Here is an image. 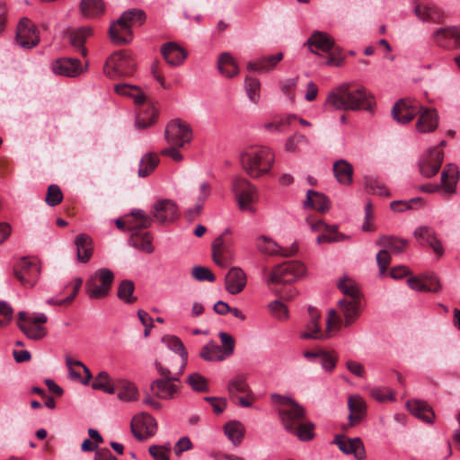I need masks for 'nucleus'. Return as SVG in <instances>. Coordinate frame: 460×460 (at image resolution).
Segmentation results:
<instances>
[{
	"label": "nucleus",
	"instance_id": "obj_38",
	"mask_svg": "<svg viewBox=\"0 0 460 460\" xmlns=\"http://www.w3.org/2000/svg\"><path fill=\"white\" fill-rule=\"evenodd\" d=\"M304 206L319 212H325L330 208V202L323 193L309 190L306 193V199L304 202Z\"/></svg>",
	"mask_w": 460,
	"mask_h": 460
},
{
	"label": "nucleus",
	"instance_id": "obj_33",
	"mask_svg": "<svg viewBox=\"0 0 460 460\" xmlns=\"http://www.w3.org/2000/svg\"><path fill=\"white\" fill-rule=\"evenodd\" d=\"M406 405L408 410L413 416L428 423L433 422L435 414L431 408L425 402L420 400H413L407 402Z\"/></svg>",
	"mask_w": 460,
	"mask_h": 460
},
{
	"label": "nucleus",
	"instance_id": "obj_51",
	"mask_svg": "<svg viewBox=\"0 0 460 460\" xmlns=\"http://www.w3.org/2000/svg\"><path fill=\"white\" fill-rule=\"evenodd\" d=\"M135 285L131 280L124 279L118 287V297L127 304H133L136 302L137 297L133 295Z\"/></svg>",
	"mask_w": 460,
	"mask_h": 460
},
{
	"label": "nucleus",
	"instance_id": "obj_63",
	"mask_svg": "<svg viewBox=\"0 0 460 460\" xmlns=\"http://www.w3.org/2000/svg\"><path fill=\"white\" fill-rule=\"evenodd\" d=\"M297 84V77L286 79L280 82V88L283 93L293 102L295 100V88Z\"/></svg>",
	"mask_w": 460,
	"mask_h": 460
},
{
	"label": "nucleus",
	"instance_id": "obj_27",
	"mask_svg": "<svg viewBox=\"0 0 460 460\" xmlns=\"http://www.w3.org/2000/svg\"><path fill=\"white\" fill-rule=\"evenodd\" d=\"M307 43L310 50L317 55L328 53L334 44L332 38L322 31H314L308 39Z\"/></svg>",
	"mask_w": 460,
	"mask_h": 460
},
{
	"label": "nucleus",
	"instance_id": "obj_62",
	"mask_svg": "<svg viewBox=\"0 0 460 460\" xmlns=\"http://www.w3.org/2000/svg\"><path fill=\"white\" fill-rule=\"evenodd\" d=\"M370 394L380 402L394 400L392 391L386 387H374L371 389Z\"/></svg>",
	"mask_w": 460,
	"mask_h": 460
},
{
	"label": "nucleus",
	"instance_id": "obj_10",
	"mask_svg": "<svg viewBox=\"0 0 460 460\" xmlns=\"http://www.w3.org/2000/svg\"><path fill=\"white\" fill-rule=\"evenodd\" d=\"M232 190L234 192L239 208L243 211L253 213L255 211L252 203L257 199V190L243 177L236 176L232 182Z\"/></svg>",
	"mask_w": 460,
	"mask_h": 460
},
{
	"label": "nucleus",
	"instance_id": "obj_19",
	"mask_svg": "<svg viewBox=\"0 0 460 460\" xmlns=\"http://www.w3.org/2000/svg\"><path fill=\"white\" fill-rule=\"evenodd\" d=\"M420 109L419 102L411 99H403L397 102L393 110V118L399 123H408L416 115Z\"/></svg>",
	"mask_w": 460,
	"mask_h": 460
},
{
	"label": "nucleus",
	"instance_id": "obj_3",
	"mask_svg": "<svg viewBox=\"0 0 460 460\" xmlns=\"http://www.w3.org/2000/svg\"><path fill=\"white\" fill-rule=\"evenodd\" d=\"M174 359V357H170L165 359L164 364L160 361L155 362V368L162 377L154 380L150 388L154 395L160 400H172L180 393V375L175 372L174 376H172Z\"/></svg>",
	"mask_w": 460,
	"mask_h": 460
},
{
	"label": "nucleus",
	"instance_id": "obj_42",
	"mask_svg": "<svg viewBox=\"0 0 460 460\" xmlns=\"http://www.w3.org/2000/svg\"><path fill=\"white\" fill-rule=\"evenodd\" d=\"M157 111L152 104H147L140 109L136 119V125L138 128H146L155 122Z\"/></svg>",
	"mask_w": 460,
	"mask_h": 460
},
{
	"label": "nucleus",
	"instance_id": "obj_18",
	"mask_svg": "<svg viewBox=\"0 0 460 460\" xmlns=\"http://www.w3.org/2000/svg\"><path fill=\"white\" fill-rule=\"evenodd\" d=\"M338 305L344 320L341 319L340 326H334L335 331H339L342 326L348 327L352 324L360 314L359 297H344L339 301Z\"/></svg>",
	"mask_w": 460,
	"mask_h": 460
},
{
	"label": "nucleus",
	"instance_id": "obj_52",
	"mask_svg": "<svg viewBox=\"0 0 460 460\" xmlns=\"http://www.w3.org/2000/svg\"><path fill=\"white\" fill-rule=\"evenodd\" d=\"M244 89L249 100L257 104L261 100V82L254 77H246L244 81Z\"/></svg>",
	"mask_w": 460,
	"mask_h": 460
},
{
	"label": "nucleus",
	"instance_id": "obj_13",
	"mask_svg": "<svg viewBox=\"0 0 460 460\" xmlns=\"http://www.w3.org/2000/svg\"><path fill=\"white\" fill-rule=\"evenodd\" d=\"M459 181V171L456 165L449 164L441 173V184H425L420 187V190L427 193L437 192L443 190L447 194L456 193V184Z\"/></svg>",
	"mask_w": 460,
	"mask_h": 460
},
{
	"label": "nucleus",
	"instance_id": "obj_48",
	"mask_svg": "<svg viewBox=\"0 0 460 460\" xmlns=\"http://www.w3.org/2000/svg\"><path fill=\"white\" fill-rule=\"evenodd\" d=\"M118 397L123 402H135L139 397V392L135 384L123 380L119 387Z\"/></svg>",
	"mask_w": 460,
	"mask_h": 460
},
{
	"label": "nucleus",
	"instance_id": "obj_35",
	"mask_svg": "<svg viewBox=\"0 0 460 460\" xmlns=\"http://www.w3.org/2000/svg\"><path fill=\"white\" fill-rule=\"evenodd\" d=\"M77 260L80 262H87L93 255L92 238L86 234H80L75 239Z\"/></svg>",
	"mask_w": 460,
	"mask_h": 460
},
{
	"label": "nucleus",
	"instance_id": "obj_26",
	"mask_svg": "<svg viewBox=\"0 0 460 460\" xmlns=\"http://www.w3.org/2000/svg\"><path fill=\"white\" fill-rule=\"evenodd\" d=\"M161 52L168 65L181 66L187 58V51L175 42H167L161 48Z\"/></svg>",
	"mask_w": 460,
	"mask_h": 460
},
{
	"label": "nucleus",
	"instance_id": "obj_54",
	"mask_svg": "<svg viewBox=\"0 0 460 460\" xmlns=\"http://www.w3.org/2000/svg\"><path fill=\"white\" fill-rule=\"evenodd\" d=\"M314 425L312 422H305L304 420L297 425V428L289 433L296 435L301 441H308L314 438Z\"/></svg>",
	"mask_w": 460,
	"mask_h": 460
},
{
	"label": "nucleus",
	"instance_id": "obj_39",
	"mask_svg": "<svg viewBox=\"0 0 460 460\" xmlns=\"http://www.w3.org/2000/svg\"><path fill=\"white\" fill-rule=\"evenodd\" d=\"M224 430L226 436L234 444V446H239L242 443L245 429L240 421L230 420L226 422Z\"/></svg>",
	"mask_w": 460,
	"mask_h": 460
},
{
	"label": "nucleus",
	"instance_id": "obj_40",
	"mask_svg": "<svg viewBox=\"0 0 460 460\" xmlns=\"http://www.w3.org/2000/svg\"><path fill=\"white\" fill-rule=\"evenodd\" d=\"M199 356L207 361H222L228 358L225 355L222 347L213 341H210L203 346L199 352Z\"/></svg>",
	"mask_w": 460,
	"mask_h": 460
},
{
	"label": "nucleus",
	"instance_id": "obj_30",
	"mask_svg": "<svg viewBox=\"0 0 460 460\" xmlns=\"http://www.w3.org/2000/svg\"><path fill=\"white\" fill-rule=\"evenodd\" d=\"M414 236L421 245L427 244L433 248L438 255L443 253L441 243L437 239L433 230L428 226H420L414 231Z\"/></svg>",
	"mask_w": 460,
	"mask_h": 460
},
{
	"label": "nucleus",
	"instance_id": "obj_7",
	"mask_svg": "<svg viewBox=\"0 0 460 460\" xmlns=\"http://www.w3.org/2000/svg\"><path fill=\"white\" fill-rule=\"evenodd\" d=\"M114 280L112 271L102 268L93 272L85 283V292L91 299H102L108 296Z\"/></svg>",
	"mask_w": 460,
	"mask_h": 460
},
{
	"label": "nucleus",
	"instance_id": "obj_15",
	"mask_svg": "<svg viewBox=\"0 0 460 460\" xmlns=\"http://www.w3.org/2000/svg\"><path fill=\"white\" fill-rule=\"evenodd\" d=\"M16 40L24 49H31L40 42L36 26L30 19L23 17L20 20L17 26Z\"/></svg>",
	"mask_w": 460,
	"mask_h": 460
},
{
	"label": "nucleus",
	"instance_id": "obj_57",
	"mask_svg": "<svg viewBox=\"0 0 460 460\" xmlns=\"http://www.w3.org/2000/svg\"><path fill=\"white\" fill-rule=\"evenodd\" d=\"M268 308L270 314L279 321L287 320L288 317V311L287 306L279 300H275L270 303Z\"/></svg>",
	"mask_w": 460,
	"mask_h": 460
},
{
	"label": "nucleus",
	"instance_id": "obj_29",
	"mask_svg": "<svg viewBox=\"0 0 460 460\" xmlns=\"http://www.w3.org/2000/svg\"><path fill=\"white\" fill-rule=\"evenodd\" d=\"M348 407L349 409V424L355 426L362 421L366 416L367 404L359 395H351L348 400Z\"/></svg>",
	"mask_w": 460,
	"mask_h": 460
},
{
	"label": "nucleus",
	"instance_id": "obj_32",
	"mask_svg": "<svg viewBox=\"0 0 460 460\" xmlns=\"http://www.w3.org/2000/svg\"><path fill=\"white\" fill-rule=\"evenodd\" d=\"M163 342L173 352L178 353L181 357V363L177 371L178 375H181L187 365L188 352L181 341L174 335H166L163 338Z\"/></svg>",
	"mask_w": 460,
	"mask_h": 460
},
{
	"label": "nucleus",
	"instance_id": "obj_56",
	"mask_svg": "<svg viewBox=\"0 0 460 460\" xmlns=\"http://www.w3.org/2000/svg\"><path fill=\"white\" fill-rule=\"evenodd\" d=\"M324 233L319 234L316 238L318 243L339 242L343 239V234L337 232L336 226L329 227L323 230Z\"/></svg>",
	"mask_w": 460,
	"mask_h": 460
},
{
	"label": "nucleus",
	"instance_id": "obj_17",
	"mask_svg": "<svg viewBox=\"0 0 460 460\" xmlns=\"http://www.w3.org/2000/svg\"><path fill=\"white\" fill-rule=\"evenodd\" d=\"M48 321V317L43 313L33 314L25 323H18L20 330L31 340L42 339L47 334V330L41 324Z\"/></svg>",
	"mask_w": 460,
	"mask_h": 460
},
{
	"label": "nucleus",
	"instance_id": "obj_64",
	"mask_svg": "<svg viewBox=\"0 0 460 460\" xmlns=\"http://www.w3.org/2000/svg\"><path fill=\"white\" fill-rule=\"evenodd\" d=\"M218 336L223 345L222 349L223 351L225 352V355L230 357L234 353V338L230 334L224 332H219Z\"/></svg>",
	"mask_w": 460,
	"mask_h": 460
},
{
	"label": "nucleus",
	"instance_id": "obj_28",
	"mask_svg": "<svg viewBox=\"0 0 460 460\" xmlns=\"http://www.w3.org/2000/svg\"><path fill=\"white\" fill-rule=\"evenodd\" d=\"M414 13L422 22H439L444 14L440 8L432 4L413 3Z\"/></svg>",
	"mask_w": 460,
	"mask_h": 460
},
{
	"label": "nucleus",
	"instance_id": "obj_8",
	"mask_svg": "<svg viewBox=\"0 0 460 460\" xmlns=\"http://www.w3.org/2000/svg\"><path fill=\"white\" fill-rule=\"evenodd\" d=\"M135 68L136 64L131 56L125 51H119L108 58L103 72L109 78L117 79L131 75Z\"/></svg>",
	"mask_w": 460,
	"mask_h": 460
},
{
	"label": "nucleus",
	"instance_id": "obj_22",
	"mask_svg": "<svg viewBox=\"0 0 460 460\" xmlns=\"http://www.w3.org/2000/svg\"><path fill=\"white\" fill-rule=\"evenodd\" d=\"M247 275L240 267H232L225 278L226 290L231 295L240 294L246 287Z\"/></svg>",
	"mask_w": 460,
	"mask_h": 460
},
{
	"label": "nucleus",
	"instance_id": "obj_14",
	"mask_svg": "<svg viewBox=\"0 0 460 460\" xmlns=\"http://www.w3.org/2000/svg\"><path fill=\"white\" fill-rule=\"evenodd\" d=\"M130 429L137 440L143 441L155 434L157 423L152 415L142 412L132 418Z\"/></svg>",
	"mask_w": 460,
	"mask_h": 460
},
{
	"label": "nucleus",
	"instance_id": "obj_20",
	"mask_svg": "<svg viewBox=\"0 0 460 460\" xmlns=\"http://www.w3.org/2000/svg\"><path fill=\"white\" fill-rule=\"evenodd\" d=\"M151 213L158 222L170 223L178 217V206L172 199H160L153 205Z\"/></svg>",
	"mask_w": 460,
	"mask_h": 460
},
{
	"label": "nucleus",
	"instance_id": "obj_44",
	"mask_svg": "<svg viewBox=\"0 0 460 460\" xmlns=\"http://www.w3.org/2000/svg\"><path fill=\"white\" fill-rule=\"evenodd\" d=\"M217 67L222 75L234 77L239 73V68L233 57L228 53H222L217 60Z\"/></svg>",
	"mask_w": 460,
	"mask_h": 460
},
{
	"label": "nucleus",
	"instance_id": "obj_34",
	"mask_svg": "<svg viewBox=\"0 0 460 460\" xmlns=\"http://www.w3.org/2000/svg\"><path fill=\"white\" fill-rule=\"evenodd\" d=\"M199 196L197 201L192 208H190L187 211V217L189 219L193 220L199 217L203 209L206 200L208 199L211 193V186L208 182L204 181L199 184Z\"/></svg>",
	"mask_w": 460,
	"mask_h": 460
},
{
	"label": "nucleus",
	"instance_id": "obj_43",
	"mask_svg": "<svg viewBox=\"0 0 460 460\" xmlns=\"http://www.w3.org/2000/svg\"><path fill=\"white\" fill-rule=\"evenodd\" d=\"M377 245L382 246L385 250H390L394 254H399L403 252L408 245V241L394 236L384 235L378 239Z\"/></svg>",
	"mask_w": 460,
	"mask_h": 460
},
{
	"label": "nucleus",
	"instance_id": "obj_41",
	"mask_svg": "<svg viewBox=\"0 0 460 460\" xmlns=\"http://www.w3.org/2000/svg\"><path fill=\"white\" fill-rule=\"evenodd\" d=\"M105 4L102 0H82L80 11L86 18H95L104 13Z\"/></svg>",
	"mask_w": 460,
	"mask_h": 460
},
{
	"label": "nucleus",
	"instance_id": "obj_4",
	"mask_svg": "<svg viewBox=\"0 0 460 460\" xmlns=\"http://www.w3.org/2000/svg\"><path fill=\"white\" fill-rule=\"evenodd\" d=\"M145 13L139 9L125 11L120 17L111 22L109 34L114 44H128L133 40L132 27L145 22Z\"/></svg>",
	"mask_w": 460,
	"mask_h": 460
},
{
	"label": "nucleus",
	"instance_id": "obj_16",
	"mask_svg": "<svg viewBox=\"0 0 460 460\" xmlns=\"http://www.w3.org/2000/svg\"><path fill=\"white\" fill-rule=\"evenodd\" d=\"M444 159V154L438 147L429 148L421 156L419 162L420 172L422 176L430 178L438 173Z\"/></svg>",
	"mask_w": 460,
	"mask_h": 460
},
{
	"label": "nucleus",
	"instance_id": "obj_24",
	"mask_svg": "<svg viewBox=\"0 0 460 460\" xmlns=\"http://www.w3.org/2000/svg\"><path fill=\"white\" fill-rule=\"evenodd\" d=\"M52 71L56 75L75 77L82 72L81 63L76 58H58L51 65Z\"/></svg>",
	"mask_w": 460,
	"mask_h": 460
},
{
	"label": "nucleus",
	"instance_id": "obj_58",
	"mask_svg": "<svg viewBox=\"0 0 460 460\" xmlns=\"http://www.w3.org/2000/svg\"><path fill=\"white\" fill-rule=\"evenodd\" d=\"M192 277L199 281L214 282L216 277L214 273L206 267L196 266L192 269Z\"/></svg>",
	"mask_w": 460,
	"mask_h": 460
},
{
	"label": "nucleus",
	"instance_id": "obj_12",
	"mask_svg": "<svg viewBox=\"0 0 460 460\" xmlns=\"http://www.w3.org/2000/svg\"><path fill=\"white\" fill-rule=\"evenodd\" d=\"M166 141L174 146L182 147L192 139V130L188 123L179 119H172L164 131Z\"/></svg>",
	"mask_w": 460,
	"mask_h": 460
},
{
	"label": "nucleus",
	"instance_id": "obj_46",
	"mask_svg": "<svg viewBox=\"0 0 460 460\" xmlns=\"http://www.w3.org/2000/svg\"><path fill=\"white\" fill-rule=\"evenodd\" d=\"M115 92L118 94L131 97L137 105L145 104L146 95L137 86L128 84H121L115 86Z\"/></svg>",
	"mask_w": 460,
	"mask_h": 460
},
{
	"label": "nucleus",
	"instance_id": "obj_6",
	"mask_svg": "<svg viewBox=\"0 0 460 460\" xmlns=\"http://www.w3.org/2000/svg\"><path fill=\"white\" fill-rule=\"evenodd\" d=\"M272 400L279 404V415L282 425L288 432L294 430L305 420V409L289 397L273 394Z\"/></svg>",
	"mask_w": 460,
	"mask_h": 460
},
{
	"label": "nucleus",
	"instance_id": "obj_53",
	"mask_svg": "<svg viewBox=\"0 0 460 460\" xmlns=\"http://www.w3.org/2000/svg\"><path fill=\"white\" fill-rule=\"evenodd\" d=\"M186 382L195 392L204 393L208 391V380L199 373L194 372L189 375Z\"/></svg>",
	"mask_w": 460,
	"mask_h": 460
},
{
	"label": "nucleus",
	"instance_id": "obj_59",
	"mask_svg": "<svg viewBox=\"0 0 460 460\" xmlns=\"http://www.w3.org/2000/svg\"><path fill=\"white\" fill-rule=\"evenodd\" d=\"M131 216L137 221V225L135 226L136 229H146L152 225V218L142 209L132 210Z\"/></svg>",
	"mask_w": 460,
	"mask_h": 460
},
{
	"label": "nucleus",
	"instance_id": "obj_60",
	"mask_svg": "<svg viewBox=\"0 0 460 460\" xmlns=\"http://www.w3.org/2000/svg\"><path fill=\"white\" fill-rule=\"evenodd\" d=\"M438 35L440 37L443 35H450L452 37V48H460V27H447L438 30Z\"/></svg>",
	"mask_w": 460,
	"mask_h": 460
},
{
	"label": "nucleus",
	"instance_id": "obj_50",
	"mask_svg": "<svg viewBox=\"0 0 460 460\" xmlns=\"http://www.w3.org/2000/svg\"><path fill=\"white\" fill-rule=\"evenodd\" d=\"M92 387L94 390H102L106 394H114L115 385L112 382L111 377L107 372H100L94 378Z\"/></svg>",
	"mask_w": 460,
	"mask_h": 460
},
{
	"label": "nucleus",
	"instance_id": "obj_36",
	"mask_svg": "<svg viewBox=\"0 0 460 460\" xmlns=\"http://www.w3.org/2000/svg\"><path fill=\"white\" fill-rule=\"evenodd\" d=\"M333 173L339 183L350 185L352 183L353 167L344 159H340L333 164Z\"/></svg>",
	"mask_w": 460,
	"mask_h": 460
},
{
	"label": "nucleus",
	"instance_id": "obj_11",
	"mask_svg": "<svg viewBox=\"0 0 460 460\" xmlns=\"http://www.w3.org/2000/svg\"><path fill=\"white\" fill-rule=\"evenodd\" d=\"M40 265L36 259L22 258L13 268V275L24 288H32L38 281Z\"/></svg>",
	"mask_w": 460,
	"mask_h": 460
},
{
	"label": "nucleus",
	"instance_id": "obj_55",
	"mask_svg": "<svg viewBox=\"0 0 460 460\" xmlns=\"http://www.w3.org/2000/svg\"><path fill=\"white\" fill-rule=\"evenodd\" d=\"M62 199L63 193L59 186L57 184L49 185L45 199L46 203L50 207H55L58 205L62 201Z\"/></svg>",
	"mask_w": 460,
	"mask_h": 460
},
{
	"label": "nucleus",
	"instance_id": "obj_47",
	"mask_svg": "<svg viewBox=\"0 0 460 460\" xmlns=\"http://www.w3.org/2000/svg\"><path fill=\"white\" fill-rule=\"evenodd\" d=\"M159 163V158L155 154L147 153L140 160L138 168V176L146 177L156 168Z\"/></svg>",
	"mask_w": 460,
	"mask_h": 460
},
{
	"label": "nucleus",
	"instance_id": "obj_21",
	"mask_svg": "<svg viewBox=\"0 0 460 460\" xmlns=\"http://www.w3.org/2000/svg\"><path fill=\"white\" fill-rule=\"evenodd\" d=\"M417 115L419 117L416 122V130L419 133L426 134L436 130L438 126L439 117L435 109L427 108L420 104V109Z\"/></svg>",
	"mask_w": 460,
	"mask_h": 460
},
{
	"label": "nucleus",
	"instance_id": "obj_5",
	"mask_svg": "<svg viewBox=\"0 0 460 460\" xmlns=\"http://www.w3.org/2000/svg\"><path fill=\"white\" fill-rule=\"evenodd\" d=\"M309 320L305 325V331L300 333V338L303 340H324L332 336V332L335 331L334 326L341 324V318L334 309L328 312L326 318V329L322 332L319 323L320 314L317 310L312 306L308 307Z\"/></svg>",
	"mask_w": 460,
	"mask_h": 460
},
{
	"label": "nucleus",
	"instance_id": "obj_23",
	"mask_svg": "<svg viewBox=\"0 0 460 460\" xmlns=\"http://www.w3.org/2000/svg\"><path fill=\"white\" fill-rule=\"evenodd\" d=\"M335 443L340 450L347 455H354L357 460H364L366 451L362 440L359 438H346L341 436L335 438Z\"/></svg>",
	"mask_w": 460,
	"mask_h": 460
},
{
	"label": "nucleus",
	"instance_id": "obj_31",
	"mask_svg": "<svg viewBox=\"0 0 460 460\" xmlns=\"http://www.w3.org/2000/svg\"><path fill=\"white\" fill-rule=\"evenodd\" d=\"M233 238L231 232L227 228L212 243V253L233 257Z\"/></svg>",
	"mask_w": 460,
	"mask_h": 460
},
{
	"label": "nucleus",
	"instance_id": "obj_25",
	"mask_svg": "<svg viewBox=\"0 0 460 460\" xmlns=\"http://www.w3.org/2000/svg\"><path fill=\"white\" fill-rule=\"evenodd\" d=\"M256 246L263 253H279L283 256H290L296 253L298 250V246L296 243H292L289 249H283L279 247L273 240L263 235L256 239Z\"/></svg>",
	"mask_w": 460,
	"mask_h": 460
},
{
	"label": "nucleus",
	"instance_id": "obj_2",
	"mask_svg": "<svg viewBox=\"0 0 460 460\" xmlns=\"http://www.w3.org/2000/svg\"><path fill=\"white\" fill-rule=\"evenodd\" d=\"M240 162L246 173L257 179L271 171L275 154L266 146H250L240 153Z\"/></svg>",
	"mask_w": 460,
	"mask_h": 460
},
{
	"label": "nucleus",
	"instance_id": "obj_61",
	"mask_svg": "<svg viewBox=\"0 0 460 460\" xmlns=\"http://www.w3.org/2000/svg\"><path fill=\"white\" fill-rule=\"evenodd\" d=\"M339 288L345 295V297H359L358 289L349 279H343L339 282Z\"/></svg>",
	"mask_w": 460,
	"mask_h": 460
},
{
	"label": "nucleus",
	"instance_id": "obj_37",
	"mask_svg": "<svg viewBox=\"0 0 460 460\" xmlns=\"http://www.w3.org/2000/svg\"><path fill=\"white\" fill-rule=\"evenodd\" d=\"M93 30L91 27L84 26L75 30H72L69 32V40L71 45L77 49L83 56H85L87 53L86 49L84 47L85 40L92 36Z\"/></svg>",
	"mask_w": 460,
	"mask_h": 460
},
{
	"label": "nucleus",
	"instance_id": "obj_1",
	"mask_svg": "<svg viewBox=\"0 0 460 460\" xmlns=\"http://www.w3.org/2000/svg\"><path fill=\"white\" fill-rule=\"evenodd\" d=\"M373 103V97L366 88L351 90L349 84H342L332 90L325 101L327 109L338 111L370 110Z\"/></svg>",
	"mask_w": 460,
	"mask_h": 460
},
{
	"label": "nucleus",
	"instance_id": "obj_9",
	"mask_svg": "<svg viewBox=\"0 0 460 460\" xmlns=\"http://www.w3.org/2000/svg\"><path fill=\"white\" fill-rule=\"evenodd\" d=\"M305 273L306 269L303 263L288 261L274 267L268 281L274 284L291 283L301 279Z\"/></svg>",
	"mask_w": 460,
	"mask_h": 460
},
{
	"label": "nucleus",
	"instance_id": "obj_45",
	"mask_svg": "<svg viewBox=\"0 0 460 460\" xmlns=\"http://www.w3.org/2000/svg\"><path fill=\"white\" fill-rule=\"evenodd\" d=\"M227 391L231 397H237L238 394H245L252 396V393L243 376L238 375L233 377L227 384Z\"/></svg>",
	"mask_w": 460,
	"mask_h": 460
},
{
	"label": "nucleus",
	"instance_id": "obj_49",
	"mask_svg": "<svg viewBox=\"0 0 460 460\" xmlns=\"http://www.w3.org/2000/svg\"><path fill=\"white\" fill-rule=\"evenodd\" d=\"M309 146V139L300 133H294L285 143V150L290 153H297Z\"/></svg>",
	"mask_w": 460,
	"mask_h": 460
}]
</instances>
